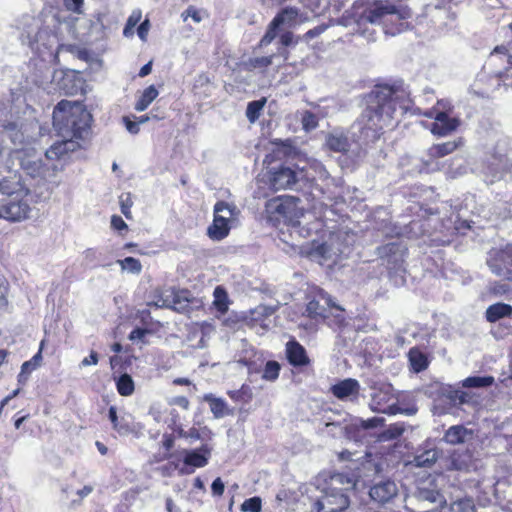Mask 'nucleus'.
Wrapping results in <instances>:
<instances>
[{
    "instance_id": "052dcab7",
    "label": "nucleus",
    "mask_w": 512,
    "mask_h": 512,
    "mask_svg": "<svg viewBox=\"0 0 512 512\" xmlns=\"http://www.w3.org/2000/svg\"><path fill=\"white\" fill-rule=\"evenodd\" d=\"M8 292V287L6 283H0V311L5 309L7 306L6 295Z\"/></svg>"
},
{
    "instance_id": "393cba45",
    "label": "nucleus",
    "mask_w": 512,
    "mask_h": 512,
    "mask_svg": "<svg viewBox=\"0 0 512 512\" xmlns=\"http://www.w3.org/2000/svg\"><path fill=\"white\" fill-rule=\"evenodd\" d=\"M384 423V419L380 417H373L367 420L362 418H355L351 421L349 425L344 428L345 435L347 437H351V434L358 431L359 429L369 430L376 428L378 426H382Z\"/></svg>"
},
{
    "instance_id": "4be33fe9",
    "label": "nucleus",
    "mask_w": 512,
    "mask_h": 512,
    "mask_svg": "<svg viewBox=\"0 0 512 512\" xmlns=\"http://www.w3.org/2000/svg\"><path fill=\"white\" fill-rule=\"evenodd\" d=\"M183 462L186 466H192L194 468H202L208 463V455L210 453L207 446H202L196 450H184Z\"/></svg>"
},
{
    "instance_id": "cd10ccee",
    "label": "nucleus",
    "mask_w": 512,
    "mask_h": 512,
    "mask_svg": "<svg viewBox=\"0 0 512 512\" xmlns=\"http://www.w3.org/2000/svg\"><path fill=\"white\" fill-rule=\"evenodd\" d=\"M462 144L461 139L431 146L427 153L431 158H441L454 152Z\"/></svg>"
},
{
    "instance_id": "680f3d73",
    "label": "nucleus",
    "mask_w": 512,
    "mask_h": 512,
    "mask_svg": "<svg viewBox=\"0 0 512 512\" xmlns=\"http://www.w3.org/2000/svg\"><path fill=\"white\" fill-rule=\"evenodd\" d=\"M146 334H147V330L146 329L135 328L134 330H132L130 332L129 339L131 341L143 340V338L145 337Z\"/></svg>"
},
{
    "instance_id": "f03ea898",
    "label": "nucleus",
    "mask_w": 512,
    "mask_h": 512,
    "mask_svg": "<svg viewBox=\"0 0 512 512\" xmlns=\"http://www.w3.org/2000/svg\"><path fill=\"white\" fill-rule=\"evenodd\" d=\"M397 107L395 91L389 86L378 87L356 122V127L366 140L378 139L385 128L394 125Z\"/></svg>"
},
{
    "instance_id": "ea45409f",
    "label": "nucleus",
    "mask_w": 512,
    "mask_h": 512,
    "mask_svg": "<svg viewBox=\"0 0 512 512\" xmlns=\"http://www.w3.org/2000/svg\"><path fill=\"white\" fill-rule=\"evenodd\" d=\"M409 359H410L413 369L416 372H420V371L426 369L428 366V361H427L426 356L417 350H414V349L410 350Z\"/></svg>"
},
{
    "instance_id": "5701e85b",
    "label": "nucleus",
    "mask_w": 512,
    "mask_h": 512,
    "mask_svg": "<svg viewBox=\"0 0 512 512\" xmlns=\"http://www.w3.org/2000/svg\"><path fill=\"white\" fill-rule=\"evenodd\" d=\"M507 147V139H500L495 146L494 159L498 161L496 165L502 171L512 170V156Z\"/></svg>"
},
{
    "instance_id": "8fccbe9b",
    "label": "nucleus",
    "mask_w": 512,
    "mask_h": 512,
    "mask_svg": "<svg viewBox=\"0 0 512 512\" xmlns=\"http://www.w3.org/2000/svg\"><path fill=\"white\" fill-rule=\"evenodd\" d=\"M178 434L180 437L190 440L191 442L193 440H198L200 438V433L196 428H190L189 430L185 431L183 429H180L178 431Z\"/></svg>"
},
{
    "instance_id": "ddd939ff",
    "label": "nucleus",
    "mask_w": 512,
    "mask_h": 512,
    "mask_svg": "<svg viewBox=\"0 0 512 512\" xmlns=\"http://www.w3.org/2000/svg\"><path fill=\"white\" fill-rule=\"evenodd\" d=\"M21 168L30 176L36 177L42 174L44 164L34 149H27L15 152Z\"/></svg>"
},
{
    "instance_id": "09e8293b",
    "label": "nucleus",
    "mask_w": 512,
    "mask_h": 512,
    "mask_svg": "<svg viewBox=\"0 0 512 512\" xmlns=\"http://www.w3.org/2000/svg\"><path fill=\"white\" fill-rule=\"evenodd\" d=\"M133 205L131 195L129 193L122 194L120 196V206H121V212L124 214L126 218L131 217V207Z\"/></svg>"
},
{
    "instance_id": "9d476101",
    "label": "nucleus",
    "mask_w": 512,
    "mask_h": 512,
    "mask_svg": "<svg viewBox=\"0 0 512 512\" xmlns=\"http://www.w3.org/2000/svg\"><path fill=\"white\" fill-rule=\"evenodd\" d=\"M313 180H315V175L305 171L304 168L296 171L289 167H280L271 172L269 177L270 187L274 191L298 189L300 182Z\"/></svg>"
},
{
    "instance_id": "864d4df0",
    "label": "nucleus",
    "mask_w": 512,
    "mask_h": 512,
    "mask_svg": "<svg viewBox=\"0 0 512 512\" xmlns=\"http://www.w3.org/2000/svg\"><path fill=\"white\" fill-rule=\"evenodd\" d=\"M84 0H64L65 7L73 12L81 13Z\"/></svg>"
},
{
    "instance_id": "2eb2a0df",
    "label": "nucleus",
    "mask_w": 512,
    "mask_h": 512,
    "mask_svg": "<svg viewBox=\"0 0 512 512\" xmlns=\"http://www.w3.org/2000/svg\"><path fill=\"white\" fill-rule=\"evenodd\" d=\"M434 119L435 121L432 123L430 128L431 133L440 137L449 135L460 125V120L458 118L449 117L445 111L436 112Z\"/></svg>"
},
{
    "instance_id": "423d86ee",
    "label": "nucleus",
    "mask_w": 512,
    "mask_h": 512,
    "mask_svg": "<svg viewBox=\"0 0 512 512\" xmlns=\"http://www.w3.org/2000/svg\"><path fill=\"white\" fill-rule=\"evenodd\" d=\"M27 190L20 180L3 178L0 180V218L18 222L26 219L30 206L25 199Z\"/></svg>"
},
{
    "instance_id": "49530a36",
    "label": "nucleus",
    "mask_w": 512,
    "mask_h": 512,
    "mask_svg": "<svg viewBox=\"0 0 512 512\" xmlns=\"http://www.w3.org/2000/svg\"><path fill=\"white\" fill-rule=\"evenodd\" d=\"M242 512H260L261 511V499L259 497H252L246 499L241 504Z\"/></svg>"
},
{
    "instance_id": "412c9836",
    "label": "nucleus",
    "mask_w": 512,
    "mask_h": 512,
    "mask_svg": "<svg viewBox=\"0 0 512 512\" xmlns=\"http://www.w3.org/2000/svg\"><path fill=\"white\" fill-rule=\"evenodd\" d=\"M473 437V431L463 425L451 426L444 434V441L450 445L463 444Z\"/></svg>"
},
{
    "instance_id": "f257e3e1",
    "label": "nucleus",
    "mask_w": 512,
    "mask_h": 512,
    "mask_svg": "<svg viewBox=\"0 0 512 512\" xmlns=\"http://www.w3.org/2000/svg\"><path fill=\"white\" fill-rule=\"evenodd\" d=\"M409 13L398 9L387 0H357L351 9L345 11L339 24L350 28L352 33L359 34L367 41L375 40V26L383 25L386 34L399 33L400 28L391 29L388 24L401 25V20L408 18Z\"/></svg>"
},
{
    "instance_id": "b1692460",
    "label": "nucleus",
    "mask_w": 512,
    "mask_h": 512,
    "mask_svg": "<svg viewBox=\"0 0 512 512\" xmlns=\"http://www.w3.org/2000/svg\"><path fill=\"white\" fill-rule=\"evenodd\" d=\"M326 146L329 150L345 153L350 147L348 137L340 130H333L326 136Z\"/></svg>"
},
{
    "instance_id": "9b49d317",
    "label": "nucleus",
    "mask_w": 512,
    "mask_h": 512,
    "mask_svg": "<svg viewBox=\"0 0 512 512\" xmlns=\"http://www.w3.org/2000/svg\"><path fill=\"white\" fill-rule=\"evenodd\" d=\"M487 265L493 274L512 282V244L503 249L492 250Z\"/></svg>"
},
{
    "instance_id": "f3484780",
    "label": "nucleus",
    "mask_w": 512,
    "mask_h": 512,
    "mask_svg": "<svg viewBox=\"0 0 512 512\" xmlns=\"http://www.w3.org/2000/svg\"><path fill=\"white\" fill-rule=\"evenodd\" d=\"M487 63L496 68L494 71L496 75L501 76L512 66L511 55L508 53V49L505 46H497L491 52Z\"/></svg>"
},
{
    "instance_id": "20e7f679",
    "label": "nucleus",
    "mask_w": 512,
    "mask_h": 512,
    "mask_svg": "<svg viewBox=\"0 0 512 512\" xmlns=\"http://www.w3.org/2000/svg\"><path fill=\"white\" fill-rule=\"evenodd\" d=\"M356 483L355 480L344 473H333L328 477L318 479L320 496L312 506L313 512H344L350 505L348 493Z\"/></svg>"
},
{
    "instance_id": "a878e982",
    "label": "nucleus",
    "mask_w": 512,
    "mask_h": 512,
    "mask_svg": "<svg viewBox=\"0 0 512 512\" xmlns=\"http://www.w3.org/2000/svg\"><path fill=\"white\" fill-rule=\"evenodd\" d=\"M415 497L423 507H426L425 504L441 507L446 502L444 496L435 489L418 488Z\"/></svg>"
},
{
    "instance_id": "1a4fd4ad",
    "label": "nucleus",
    "mask_w": 512,
    "mask_h": 512,
    "mask_svg": "<svg viewBox=\"0 0 512 512\" xmlns=\"http://www.w3.org/2000/svg\"><path fill=\"white\" fill-rule=\"evenodd\" d=\"M299 202V198L293 196L277 197L267 202L266 211L270 215H275L276 220L282 218L293 226L299 225V219L303 216Z\"/></svg>"
},
{
    "instance_id": "37998d69",
    "label": "nucleus",
    "mask_w": 512,
    "mask_h": 512,
    "mask_svg": "<svg viewBox=\"0 0 512 512\" xmlns=\"http://www.w3.org/2000/svg\"><path fill=\"white\" fill-rule=\"evenodd\" d=\"M280 364L276 361H267L262 378L267 381H275L279 377Z\"/></svg>"
},
{
    "instance_id": "338daca9",
    "label": "nucleus",
    "mask_w": 512,
    "mask_h": 512,
    "mask_svg": "<svg viewBox=\"0 0 512 512\" xmlns=\"http://www.w3.org/2000/svg\"><path fill=\"white\" fill-rule=\"evenodd\" d=\"M325 30V27L324 26H318V27H315L311 30H309L308 32L305 33L304 37L309 40V39H312L314 37H317L319 36L321 33H323Z\"/></svg>"
},
{
    "instance_id": "c85d7f7f",
    "label": "nucleus",
    "mask_w": 512,
    "mask_h": 512,
    "mask_svg": "<svg viewBox=\"0 0 512 512\" xmlns=\"http://www.w3.org/2000/svg\"><path fill=\"white\" fill-rule=\"evenodd\" d=\"M204 400L209 403L210 410L215 418H223L228 414L227 404L223 399L216 398L212 394H208L204 396Z\"/></svg>"
},
{
    "instance_id": "5fc2aeb1",
    "label": "nucleus",
    "mask_w": 512,
    "mask_h": 512,
    "mask_svg": "<svg viewBox=\"0 0 512 512\" xmlns=\"http://www.w3.org/2000/svg\"><path fill=\"white\" fill-rule=\"evenodd\" d=\"M111 226L113 229L118 231L126 230L128 228L125 221L118 215H113L111 217Z\"/></svg>"
},
{
    "instance_id": "f704fd0d",
    "label": "nucleus",
    "mask_w": 512,
    "mask_h": 512,
    "mask_svg": "<svg viewBox=\"0 0 512 512\" xmlns=\"http://www.w3.org/2000/svg\"><path fill=\"white\" fill-rule=\"evenodd\" d=\"M450 512H476V507L472 498L464 497L450 504Z\"/></svg>"
},
{
    "instance_id": "72a5a7b5",
    "label": "nucleus",
    "mask_w": 512,
    "mask_h": 512,
    "mask_svg": "<svg viewBox=\"0 0 512 512\" xmlns=\"http://www.w3.org/2000/svg\"><path fill=\"white\" fill-rule=\"evenodd\" d=\"M117 391L122 396H130L134 392V381L129 374H122L116 382Z\"/></svg>"
},
{
    "instance_id": "473e14b6",
    "label": "nucleus",
    "mask_w": 512,
    "mask_h": 512,
    "mask_svg": "<svg viewBox=\"0 0 512 512\" xmlns=\"http://www.w3.org/2000/svg\"><path fill=\"white\" fill-rule=\"evenodd\" d=\"M41 360H42V354H41V350H40L32 357V359L24 362L21 366V372L19 374V381L21 382L23 380H26L28 375L40 365Z\"/></svg>"
},
{
    "instance_id": "6ab92c4d",
    "label": "nucleus",
    "mask_w": 512,
    "mask_h": 512,
    "mask_svg": "<svg viewBox=\"0 0 512 512\" xmlns=\"http://www.w3.org/2000/svg\"><path fill=\"white\" fill-rule=\"evenodd\" d=\"M81 147L80 142L71 138H62L61 141L54 143L46 152L48 159H61L69 152H74Z\"/></svg>"
},
{
    "instance_id": "0eeeda50",
    "label": "nucleus",
    "mask_w": 512,
    "mask_h": 512,
    "mask_svg": "<svg viewBox=\"0 0 512 512\" xmlns=\"http://www.w3.org/2000/svg\"><path fill=\"white\" fill-rule=\"evenodd\" d=\"M343 312L344 309L337 305L323 289H317L306 306L308 317L318 320L333 316L339 324L345 320Z\"/></svg>"
},
{
    "instance_id": "6e6d98bb",
    "label": "nucleus",
    "mask_w": 512,
    "mask_h": 512,
    "mask_svg": "<svg viewBox=\"0 0 512 512\" xmlns=\"http://www.w3.org/2000/svg\"><path fill=\"white\" fill-rule=\"evenodd\" d=\"M310 169H313L314 172L318 175L320 179H326L329 176V173L324 168V166L319 162H314L310 165Z\"/></svg>"
},
{
    "instance_id": "aec40b11",
    "label": "nucleus",
    "mask_w": 512,
    "mask_h": 512,
    "mask_svg": "<svg viewBox=\"0 0 512 512\" xmlns=\"http://www.w3.org/2000/svg\"><path fill=\"white\" fill-rule=\"evenodd\" d=\"M286 356L288 362L294 367L306 366L310 363L305 348L296 340L287 342Z\"/></svg>"
},
{
    "instance_id": "4d7b16f0",
    "label": "nucleus",
    "mask_w": 512,
    "mask_h": 512,
    "mask_svg": "<svg viewBox=\"0 0 512 512\" xmlns=\"http://www.w3.org/2000/svg\"><path fill=\"white\" fill-rule=\"evenodd\" d=\"M182 16L184 17V19H187L188 17H190L196 23H199L202 20L199 11L196 8L192 7V6L188 7L185 10V12L182 14Z\"/></svg>"
},
{
    "instance_id": "c9c22d12",
    "label": "nucleus",
    "mask_w": 512,
    "mask_h": 512,
    "mask_svg": "<svg viewBox=\"0 0 512 512\" xmlns=\"http://www.w3.org/2000/svg\"><path fill=\"white\" fill-rule=\"evenodd\" d=\"M494 378L492 376H471L463 380L462 385L466 388H479L492 385Z\"/></svg>"
},
{
    "instance_id": "a19ab883",
    "label": "nucleus",
    "mask_w": 512,
    "mask_h": 512,
    "mask_svg": "<svg viewBox=\"0 0 512 512\" xmlns=\"http://www.w3.org/2000/svg\"><path fill=\"white\" fill-rule=\"evenodd\" d=\"M280 17H274L271 23L268 26V29L265 33V35L262 37L260 41V46H267L269 45L276 37L277 35V29L279 26Z\"/></svg>"
},
{
    "instance_id": "3c124183",
    "label": "nucleus",
    "mask_w": 512,
    "mask_h": 512,
    "mask_svg": "<svg viewBox=\"0 0 512 512\" xmlns=\"http://www.w3.org/2000/svg\"><path fill=\"white\" fill-rule=\"evenodd\" d=\"M225 485L221 478H216L211 485L212 494L214 496H222L224 493Z\"/></svg>"
},
{
    "instance_id": "a18cd8bd",
    "label": "nucleus",
    "mask_w": 512,
    "mask_h": 512,
    "mask_svg": "<svg viewBox=\"0 0 512 512\" xmlns=\"http://www.w3.org/2000/svg\"><path fill=\"white\" fill-rule=\"evenodd\" d=\"M113 429L121 436H127L133 432L131 423L125 417H120L118 421L113 424Z\"/></svg>"
},
{
    "instance_id": "0e129e2a",
    "label": "nucleus",
    "mask_w": 512,
    "mask_h": 512,
    "mask_svg": "<svg viewBox=\"0 0 512 512\" xmlns=\"http://www.w3.org/2000/svg\"><path fill=\"white\" fill-rule=\"evenodd\" d=\"M491 291L495 294V295H498V296H501L505 293H507L509 291V287L508 285L506 284H501V283H495L492 288H491Z\"/></svg>"
},
{
    "instance_id": "58836bf2",
    "label": "nucleus",
    "mask_w": 512,
    "mask_h": 512,
    "mask_svg": "<svg viewBox=\"0 0 512 512\" xmlns=\"http://www.w3.org/2000/svg\"><path fill=\"white\" fill-rule=\"evenodd\" d=\"M437 460V452L435 450H426L423 453L416 455L414 463L417 467H430Z\"/></svg>"
},
{
    "instance_id": "4468645a",
    "label": "nucleus",
    "mask_w": 512,
    "mask_h": 512,
    "mask_svg": "<svg viewBox=\"0 0 512 512\" xmlns=\"http://www.w3.org/2000/svg\"><path fill=\"white\" fill-rule=\"evenodd\" d=\"M381 258L386 259L389 269L398 270L404 261L405 247L396 242L388 243L378 249Z\"/></svg>"
},
{
    "instance_id": "774afa93",
    "label": "nucleus",
    "mask_w": 512,
    "mask_h": 512,
    "mask_svg": "<svg viewBox=\"0 0 512 512\" xmlns=\"http://www.w3.org/2000/svg\"><path fill=\"white\" fill-rule=\"evenodd\" d=\"M140 19H141V12L133 11L127 20V24H129V26L135 27L138 24V22L140 21Z\"/></svg>"
},
{
    "instance_id": "69168bd1",
    "label": "nucleus",
    "mask_w": 512,
    "mask_h": 512,
    "mask_svg": "<svg viewBox=\"0 0 512 512\" xmlns=\"http://www.w3.org/2000/svg\"><path fill=\"white\" fill-rule=\"evenodd\" d=\"M172 404L177 405L185 410L189 408V400L185 396H177L173 398Z\"/></svg>"
},
{
    "instance_id": "7ed1b4c3",
    "label": "nucleus",
    "mask_w": 512,
    "mask_h": 512,
    "mask_svg": "<svg viewBox=\"0 0 512 512\" xmlns=\"http://www.w3.org/2000/svg\"><path fill=\"white\" fill-rule=\"evenodd\" d=\"M397 107L395 91L389 86L378 87L356 122V127L366 140L378 139L385 128L394 125Z\"/></svg>"
},
{
    "instance_id": "e433bc0d",
    "label": "nucleus",
    "mask_w": 512,
    "mask_h": 512,
    "mask_svg": "<svg viewBox=\"0 0 512 512\" xmlns=\"http://www.w3.org/2000/svg\"><path fill=\"white\" fill-rule=\"evenodd\" d=\"M265 104V98L248 103L246 109V117L251 123H254L260 117V112L264 108Z\"/></svg>"
},
{
    "instance_id": "bb28decb",
    "label": "nucleus",
    "mask_w": 512,
    "mask_h": 512,
    "mask_svg": "<svg viewBox=\"0 0 512 512\" xmlns=\"http://www.w3.org/2000/svg\"><path fill=\"white\" fill-rule=\"evenodd\" d=\"M512 315V306L506 303H495L490 305L485 312L486 320L490 323H495L502 318Z\"/></svg>"
},
{
    "instance_id": "603ef678",
    "label": "nucleus",
    "mask_w": 512,
    "mask_h": 512,
    "mask_svg": "<svg viewBox=\"0 0 512 512\" xmlns=\"http://www.w3.org/2000/svg\"><path fill=\"white\" fill-rule=\"evenodd\" d=\"M123 122L125 124L126 129L131 134H137L139 132V122H137V120H131L130 117L125 116L123 117Z\"/></svg>"
},
{
    "instance_id": "f8f14e48",
    "label": "nucleus",
    "mask_w": 512,
    "mask_h": 512,
    "mask_svg": "<svg viewBox=\"0 0 512 512\" xmlns=\"http://www.w3.org/2000/svg\"><path fill=\"white\" fill-rule=\"evenodd\" d=\"M392 399L393 394L390 386L376 389L371 397L370 408L375 412L390 415L402 413V410L395 403L390 404Z\"/></svg>"
},
{
    "instance_id": "c03bdc74",
    "label": "nucleus",
    "mask_w": 512,
    "mask_h": 512,
    "mask_svg": "<svg viewBox=\"0 0 512 512\" xmlns=\"http://www.w3.org/2000/svg\"><path fill=\"white\" fill-rule=\"evenodd\" d=\"M403 432L404 427L402 424H393L382 432L380 438L384 441L393 440L401 436Z\"/></svg>"
},
{
    "instance_id": "39448f33",
    "label": "nucleus",
    "mask_w": 512,
    "mask_h": 512,
    "mask_svg": "<svg viewBox=\"0 0 512 512\" xmlns=\"http://www.w3.org/2000/svg\"><path fill=\"white\" fill-rule=\"evenodd\" d=\"M91 115L79 102L60 101L53 111V125L61 138L84 141L90 134Z\"/></svg>"
},
{
    "instance_id": "2f4dec72",
    "label": "nucleus",
    "mask_w": 512,
    "mask_h": 512,
    "mask_svg": "<svg viewBox=\"0 0 512 512\" xmlns=\"http://www.w3.org/2000/svg\"><path fill=\"white\" fill-rule=\"evenodd\" d=\"M273 58L274 55L249 58L244 63V66L248 71H253L256 69L263 70L273 63Z\"/></svg>"
},
{
    "instance_id": "c756f323",
    "label": "nucleus",
    "mask_w": 512,
    "mask_h": 512,
    "mask_svg": "<svg viewBox=\"0 0 512 512\" xmlns=\"http://www.w3.org/2000/svg\"><path fill=\"white\" fill-rule=\"evenodd\" d=\"M157 96L158 90L154 85H150L143 91L142 95L137 100L135 104V110L139 112L146 110Z\"/></svg>"
},
{
    "instance_id": "6e6552de",
    "label": "nucleus",
    "mask_w": 512,
    "mask_h": 512,
    "mask_svg": "<svg viewBox=\"0 0 512 512\" xmlns=\"http://www.w3.org/2000/svg\"><path fill=\"white\" fill-rule=\"evenodd\" d=\"M239 214L234 205L218 201L214 206L213 223L207 229V235L214 241H220L228 236L232 222Z\"/></svg>"
},
{
    "instance_id": "13d9d810",
    "label": "nucleus",
    "mask_w": 512,
    "mask_h": 512,
    "mask_svg": "<svg viewBox=\"0 0 512 512\" xmlns=\"http://www.w3.org/2000/svg\"><path fill=\"white\" fill-rule=\"evenodd\" d=\"M98 354L95 351H91L90 355L88 357H85L81 363L80 367H86L90 365H97L98 363Z\"/></svg>"
},
{
    "instance_id": "de8ad7c7",
    "label": "nucleus",
    "mask_w": 512,
    "mask_h": 512,
    "mask_svg": "<svg viewBox=\"0 0 512 512\" xmlns=\"http://www.w3.org/2000/svg\"><path fill=\"white\" fill-rule=\"evenodd\" d=\"M298 12L293 8H285L280 13H278L275 17H280L279 26L284 23L292 22L296 19Z\"/></svg>"
},
{
    "instance_id": "e2e57ef3",
    "label": "nucleus",
    "mask_w": 512,
    "mask_h": 512,
    "mask_svg": "<svg viewBox=\"0 0 512 512\" xmlns=\"http://www.w3.org/2000/svg\"><path fill=\"white\" fill-rule=\"evenodd\" d=\"M149 27H150V23H149V20H144L138 27L137 29V33H138V36L141 40H146V37H147V34H148V30H149Z\"/></svg>"
},
{
    "instance_id": "a211bd4d",
    "label": "nucleus",
    "mask_w": 512,
    "mask_h": 512,
    "mask_svg": "<svg viewBox=\"0 0 512 512\" xmlns=\"http://www.w3.org/2000/svg\"><path fill=\"white\" fill-rule=\"evenodd\" d=\"M359 390V382L352 378L344 379L331 387L332 394L339 400L356 399Z\"/></svg>"
},
{
    "instance_id": "bf43d9fd",
    "label": "nucleus",
    "mask_w": 512,
    "mask_h": 512,
    "mask_svg": "<svg viewBox=\"0 0 512 512\" xmlns=\"http://www.w3.org/2000/svg\"><path fill=\"white\" fill-rule=\"evenodd\" d=\"M248 390H249V388H248L247 386L243 385V386L241 387V389H239V390H235V391H229V392H228V394H229V396H230L232 399H234V400H236V401H240V400H243L244 395H246V394H247V391H248Z\"/></svg>"
},
{
    "instance_id": "dca6fc26",
    "label": "nucleus",
    "mask_w": 512,
    "mask_h": 512,
    "mask_svg": "<svg viewBox=\"0 0 512 512\" xmlns=\"http://www.w3.org/2000/svg\"><path fill=\"white\" fill-rule=\"evenodd\" d=\"M398 494V487L392 480L380 481L370 488L369 495L372 500L380 504L390 502Z\"/></svg>"
},
{
    "instance_id": "7c9ffc66",
    "label": "nucleus",
    "mask_w": 512,
    "mask_h": 512,
    "mask_svg": "<svg viewBox=\"0 0 512 512\" xmlns=\"http://www.w3.org/2000/svg\"><path fill=\"white\" fill-rule=\"evenodd\" d=\"M213 296H214L213 305L216 308V310L222 314L227 312V310H228V295H227L226 290L221 286H217L214 289Z\"/></svg>"
},
{
    "instance_id": "4c0bfd02",
    "label": "nucleus",
    "mask_w": 512,
    "mask_h": 512,
    "mask_svg": "<svg viewBox=\"0 0 512 512\" xmlns=\"http://www.w3.org/2000/svg\"><path fill=\"white\" fill-rule=\"evenodd\" d=\"M319 114V112L315 113L308 110L302 112L301 124L306 132H310L318 127Z\"/></svg>"
},
{
    "instance_id": "79ce46f5",
    "label": "nucleus",
    "mask_w": 512,
    "mask_h": 512,
    "mask_svg": "<svg viewBox=\"0 0 512 512\" xmlns=\"http://www.w3.org/2000/svg\"><path fill=\"white\" fill-rule=\"evenodd\" d=\"M117 263L123 270H126L133 274H139L142 270L140 261L134 257H126L122 260H118Z\"/></svg>"
}]
</instances>
